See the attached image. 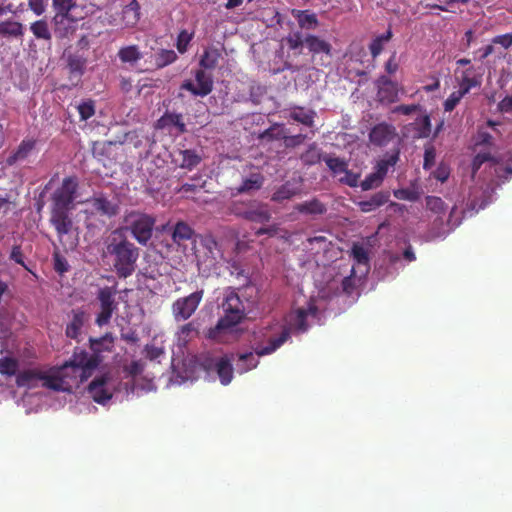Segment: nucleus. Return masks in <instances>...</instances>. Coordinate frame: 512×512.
<instances>
[{"instance_id": "obj_1", "label": "nucleus", "mask_w": 512, "mask_h": 512, "mask_svg": "<svg viewBox=\"0 0 512 512\" xmlns=\"http://www.w3.org/2000/svg\"><path fill=\"white\" fill-rule=\"evenodd\" d=\"M103 341H105V338L90 339V347L94 351L93 355H89L83 349L76 348L69 361L53 369L50 373L43 372L42 386L54 391H70L69 370L73 373L71 378L79 377V382H85L100 363L98 353L101 352L100 346Z\"/></svg>"}, {"instance_id": "obj_2", "label": "nucleus", "mask_w": 512, "mask_h": 512, "mask_svg": "<svg viewBox=\"0 0 512 512\" xmlns=\"http://www.w3.org/2000/svg\"><path fill=\"white\" fill-rule=\"evenodd\" d=\"M79 180L75 175L63 178L50 196L49 222L56 231L60 241L64 235L69 234L74 226L71 212L75 208L78 197Z\"/></svg>"}, {"instance_id": "obj_3", "label": "nucleus", "mask_w": 512, "mask_h": 512, "mask_svg": "<svg viewBox=\"0 0 512 512\" xmlns=\"http://www.w3.org/2000/svg\"><path fill=\"white\" fill-rule=\"evenodd\" d=\"M103 256L108 258L119 278H128L136 269L139 248L121 232L114 230L108 237Z\"/></svg>"}, {"instance_id": "obj_4", "label": "nucleus", "mask_w": 512, "mask_h": 512, "mask_svg": "<svg viewBox=\"0 0 512 512\" xmlns=\"http://www.w3.org/2000/svg\"><path fill=\"white\" fill-rule=\"evenodd\" d=\"M222 308L224 316L206 334L207 338L219 343L228 342L230 337H234V327L245 317L244 304L239 295L234 291L226 295Z\"/></svg>"}, {"instance_id": "obj_5", "label": "nucleus", "mask_w": 512, "mask_h": 512, "mask_svg": "<svg viewBox=\"0 0 512 512\" xmlns=\"http://www.w3.org/2000/svg\"><path fill=\"white\" fill-rule=\"evenodd\" d=\"M125 229L130 231L133 238L141 245H146L152 238L156 218L152 215L132 210L123 217Z\"/></svg>"}, {"instance_id": "obj_6", "label": "nucleus", "mask_w": 512, "mask_h": 512, "mask_svg": "<svg viewBox=\"0 0 512 512\" xmlns=\"http://www.w3.org/2000/svg\"><path fill=\"white\" fill-rule=\"evenodd\" d=\"M117 293L116 287L105 286L100 288L97 293V300L100 305V312L96 316V324L100 327L107 325L113 313L117 310V302L115 295Z\"/></svg>"}, {"instance_id": "obj_7", "label": "nucleus", "mask_w": 512, "mask_h": 512, "mask_svg": "<svg viewBox=\"0 0 512 512\" xmlns=\"http://www.w3.org/2000/svg\"><path fill=\"white\" fill-rule=\"evenodd\" d=\"M425 200H426V208L436 215V219L434 220V225L438 226L439 229H441L438 231L439 235L448 233L459 225L460 222L458 220H455V221L453 220L454 213L456 211V206H454L451 209V211L449 213V217L446 222L448 229L444 230V229H442V226L444 224L443 217L446 214L447 205L440 197H437V196H427Z\"/></svg>"}, {"instance_id": "obj_8", "label": "nucleus", "mask_w": 512, "mask_h": 512, "mask_svg": "<svg viewBox=\"0 0 512 512\" xmlns=\"http://www.w3.org/2000/svg\"><path fill=\"white\" fill-rule=\"evenodd\" d=\"M204 291L198 290L188 296L178 298L172 304V314L176 321L189 319L197 310L203 299Z\"/></svg>"}, {"instance_id": "obj_9", "label": "nucleus", "mask_w": 512, "mask_h": 512, "mask_svg": "<svg viewBox=\"0 0 512 512\" xmlns=\"http://www.w3.org/2000/svg\"><path fill=\"white\" fill-rule=\"evenodd\" d=\"M221 256V249L212 235L201 236L199 247L196 250L198 265H206L212 268L217 263V258Z\"/></svg>"}, {"instance_id": "obj_10", "label": "nucleus", "mask_w": 512, "mask_h": 512, "mask_svg": "<svg viewBox=\"0 0 512 512\" xmlns=\"http://www.w3.org/2000/svg\"><path fill=\"white\" fill-rule=\"evenodd\" d=\"M82 18L83 16L77 13L55 14L53 17L55 36L58 39L68 38L76 31L77 22Z\"/></svg>"}, {"instance_id": "obj_11", "label": "nucleus", "mask_w": 512, "mask_h": 512, "mask_svg": "<svg viewBox=\"0 0 512 512\" xmlns=\"http://www.w3.org/2000/svg\"><path fill=\"white\" fill-rule=\"evenodd\" d=\"M195 85L191 80H185L181 84V89L189 91L194 96H207L213 90V79L204 70L199 69L195 72Z\"/></svg>"}, {"instance_id": "obj_12", "label": "nucleus", "mask_w": 512, "mask_h": 512, "mask_svg": "<svg viewBox=\"0 0 512 512\" xmlns=\"http://www.w3.org/2000/svg\"><path fill=\"white\" fill-rule=\"evenodd\" d=\"M92 209V213L112 218L119 213V205L116 201L108 199L104 194H98L87 200Z\"/></svg>"}, {"instance_id": "obj_13", "label": "nucleus", "mask_w": 512, "mask_h": 512, "mask_svg": "<svg viewBox=\"0 0 512 512\" xmlns=\"http://www.w3.org/2000/svg\"><path fill=\"white\" fill-rule=\"evenodd\" d=\"M397 136L396 128L387 122H381L371 128L369 140L375 146H386Z\"/></svg>"}, {"instance_id": "obj_14", "label": "nucleus", "mask_w": 512, "mask_h": 512, "mask_svg": "<svg viewBox=\"0 0 512 512\" xmlns=\"http://www.w3.org/2000/svg\"><path fill=\"white\" fill-rule=\"evenodd\" d=\"M323 161H325L334 177H339V181L352 187V172L348 170V164L346 161L339 157H332L329 155H325L323 157Z\"/></svg>"}, {"instance_id": "obj_15", "label": "nucleus", "mask_w": 512, "mask_h": 512, "mask_svg": "<svg viewBox=\"0 0 512 512\" xmlns=\"http://www.w3.org/2000/svg\"><path fill=\"white\" fill-rule=\"evenodd\" d=\"M108 380V375H101L94 378L88 386L89 394L99 404H105L112 398V393L105 387Z\"/></svg>"}, {"instance_id": "obj_16", "label": "nucleus", "mask_w": 512, "mask_h": 512, "mask_svg": "<svg viewBox=\"0 0 512 512\" xmlns=\"http://www.w3.org/2000/svg\"><path fill=\"white\" fill-rule=\"evenodd\" d=\"M377 99L381 103L390 104L398 99L397 84L387 76H381L377 81Z\"/></svg>"}, {"instance_id": "obj_17", "label": "nucleus", "mask_w": 512, "mask_h": 512, "mask_svg": "<svg viewBox=\"0 0 512 512\" xmlns=\"http://www.w3.org/2000/svg\"><path fill=\"white\" fill-rule=\"evenodd\" d=\"M370 271L368 252L354 243V279L364 278Z\"/></svg>"}, {"instance_id": "obj_18", "label": "nucleus", "mask_w": 512, "mask_h": 512, "mask_svg": "<svg viewBox=\"0 0 512 512\" xmlns=\"http://www.w3.org/2000/svg\"><path fill=\"white\" fill-rule=\"evenodd\" d=\"M288 337L289 332L283 330L278 337L269 338L268 345L266 346L262 343L255 342L253 344V351L259 357L272 354L287 341Z\"/></svg>"}, {"instance_id": "obj_19", "label": "nucleus", "mask_w": 512, "mask_h": 512, "mask_svg": "<svg viewBox=\"0 0 512 512\" xmlns=\"http://www.w3.org/2000/svg\"><path fill=\"white\" fill-rule=\"evenodd\" d=\"M43 378V371L39 369H26L19 372L16 376L18 387L35 388Z\"/></svg>"}, {"instance_id": "obj_20", "label": "nucleus", "mask_w": 512, "mask_h": 512, "mask_svg": "<svg viewBox=\"0 0 512 512\" xmlns=\"http://www.w3.org/2000/svg\"><path fill=\"white\" fill-rule=\"evenodd\" d=\"M392 30L389 28L386 33L381 34L377 37H375L371 43L369 44V50L371 53L372 59L368 61L366 69H373L375 67V58L381 54L383 51L384 44L389 42L392 38Z\"/></svg>"}, {"instance_id": "obj_21", "label": "nucleus", "mask_w": 512, "mask_h": 512, "mask_svg": "<svg viewBox=\"0 0 512 512\" xmlns=\"http://www.w3.org/2000/svg\"><path fill=\"white\" fill-rule=\"evenodd\" d=\"M305 45L308 48L309 52L315 56L317 54L323 53L327 56H331L332 46L329 42L319 38L315 35H307L305 37Z\"/></svg>"}, {"instance_id": "obj_22", "label": "nucleus", "mask_w": 512, "mask_h": 512, "mask_svg": "<svg viewBox=\"0 0 512 512\" xmlns=\"http://www.w3.org/2000/svg\"><path fill=\"white\" fill-rule=\"evenodd\" d=\"M389 191H379L373 194L368 200L358 202V206L362 212H371L386 204L389 201Z\"/></svg>"}, {"instance_id": "obj_23", "label": "nucleus", "mask_w": 512, "mask_h": 512, "mask_svg": "<svg viewBox=\"0 0 512 512\" xmlns=\"http://www.w3.org/2000/svg\"><path fill=\"white\" fill-rule=\"evenodd\" d=\"M270 219L271 214L265 205L256 200H253L251 209L248 211L245 220L263 224L269 222Z\"/></svg>"}, {"instance_id": "obj_24", "label": "nucleus", "mask_w": 512, "mask_h": 512, "mask_svg": "<svg viewBox=\"0 0 512 512\" xmlns=\"http://www.w3.org/2000/svg\"><path fill=\"white\" fill-rule=\"evenodd\" d=\"M24 35V26L21 22L7 19L0 22V37L21 38Z\"/></svg>"}, {"instance_id": "obj_25", "label": "nucleus", "mask_w": 512, "mask_h": 512, "mask_svg": "<svg viewBox=\"0 0 512 512\" xmlns=\"http://www.w3.org/2000/svg\"><path fill=\"white\" fill-rule=\"evenodd\" d=\"M86 321V314L82 310L72 311V320L66 326L65 334L68 338L77 339Z\"/></svg>"}, {"instance_id": "obj_26", "label": "nucleus", "mask_w": 512, "mask_h": 512, "mask_svg": "<svg viewBox=\"0 0 512 512\" xmlns=\"http://www.w3.org/2000/svg\"><path fill=\"white\" fill-rule=\"evenodd\" d=\"M318 313V308L314 303H309L307 308H299L296 311V317L294 321V327L299 332H305L308 329L307 325V317L312 316L316 317Z\"/></svg>"}, {"instance_id": "obj_27", "label": "nucleus", "mask_w": 512, "mask_h": 512, "mask_svg": "<svg viewBox=\"0 0 512 512\" xmlns=\"http://www.w3.org/2000/svg\"><path fill=\"white\" fill-rule=\"evenodd\" d=\"M117 56L122 63H127L130 65L136 64L143 58V54L137 45L121 47L117 53Z\"/></svg>"}, {"instance_id": "obj_28", "label": "nucleus", "mask_w": 512, "mask_h": 512, "mask_svg": "<svg viewBox=\"0 0 512 512\" xmlns=\"http://www.w3.org/2000/svg\"><path fill=\"white\" fill-rule=\"evenodd\" d=\"M300 193V188L287 181L278 187L272 194L271 200L274 202H283Z\"/></svg>"}, {"instance_id": "obj_29", "label": "nucleus", "mask_w": 512, "mask_h": 512, "mask_svg": "<svg viewBox=\"0 0 512 512\" xmlns=\"http://www.w3.org/2000/svg\"><path fill=\"white\" fill-rule=\"evenodd\" d=\"M140 19V5L137 0H132L122 10V20L126 26H135Z\"/></svg>"}, {"instance_id": "obj_30", "label": "nucleus", "mask_w": 512, "mask_h": 512, "mask_svg": "<svg viewBox=\"0 0 512 512\" xmlns=\"http://www.w3.org/2000/svg\"><path fill=\"white\" fill-rule=\"evenodd\" d=\"M294 209L301 214L321 215L326 212L325 205L318 199H312L295 205Z\"/></svg>"}, {"instance_id": "obj_31", "label": "nucleus", "mask_w": 512, "mask_h": 512, "mask_svg": "<svg viewBox=\"0 0 512 512\" xmlns=\"http://www.w3.org/2000/svg\"><path fill=\"white\" fill-rule=\"evenodd\" d=\"M35 144L36 141L32 139L22 140V142L19 144L14 153L8 157V164H13L19 160L26 159L28 155L31 153V151L34 149Z\"/></svg>"}, {"instance_id": "obj_32", "label": "nucleus", "mask_w": 512, "mask_h": 512, "mask_svg": "<svg viewBox=\"0 0 512 512\" xmlns=\"http://www.w3.org/2000/svg\"><path fill=\"white\" fill-rule=\"evenodd\" d=\"M216 372L223 385H227L233 378V367L227 357H221L215 363Z\"/></svg>"}, {"instance_id": "obj_33", "label": "nucleus", "mask_w": 512, "mask_h": 512, "mask_svg": "<svg viewBox=\"0 0 512 512\" xmlns=\"http://www.w3.org/2000/svg\"><path fill=\"white\" fill-rule=\"evenodd\" d=\"M264 183V177L260 173H253L244 179L242 184L236 188L238 194L259 190Z\"/></svg>"}, {"instance_id": "obj_34", "label": "nucleus", "mask_w": 512, "mask_h": 512, "mask_svg": "<svg viewBox=\"0 0 512 512\" xmlns=\"http://www.w3.org/2000/svg\"><path fill=\"white\" fill-rule=\"evenodd\" d=\"M293 15L302 29L311 30L318 26V19L314 13H310L307 10H294Z\"/></svg>"}, {"instance_id": "obj_35", "label": "nucleus", "mask_w": 512, "mask_h": 512, "mask_svg": "<svg viewBox=\"0 0 512 512\" xmlns=\"http://www.w3.org/2000/svg\"><path fill=\"white\" fill-rule=\"evenodd\" d=\"M399 150L394 151L391 154H386L384 158L379 160L375 166V171L381 176L383 179L385 178L390 167L396 165L399 160Z\"/></svg>"}, {"instance_id": "obj_36", "label": "nucleus", "mask_w": 512, "mask_h": 512, "mask_svg": "<svg viewBox=\"0 0 512 512\" xmlns=\"http://www.w3.org/2000/svg\"><path fill=\"white\" fill-rule=\"evenodd\" d=\"M323 155L316 143L308 146L305 152L300 155V160L304 165L312 166L323 160Z\"/></svg>"}, {"instance_id": "obj_37", "label": "nucleus", "mask_w": 512, "mask_h": 512, "mask_svg": "<svg viewBox=\"0 0 512 512\" xmlns=\"http://www.w3.org/2000/svg\"><path fill=\"white\" fill-rule=\"evenodd\" d=\"M166 125H173L179 133L186 132V125L183 122L182 115L177 113H166L158 120V127L163 128Z\"/></svg>"}, {"instance_id": "obj_38", "label": "nucleus", "mask_w": 512, "mask_h": 512, "mask_svg": "<svg viewBox=\"0 0 512 512\" xmlns=\"http://www.w3.org/2000/svg\"><path fill=\"white\" fill-rule=\"evenodd\" d=\"M194 235V230L185 222L179 221L176 223L172 233V239L175 243L190 240Z\"/></svg>"}, {"instance_id": "obj_39", "label": "nucleus", "mask_w": 512, "mask_h": 512, "mask_svg": "<svg viewBox=\"0 0 512 512\" xmlns=\"http://www.w3.org/2000/svg\"><path fill=\"white\" fill-rule=\"evenodd\" d=\"M180 155L182 156L180 167L183 169L192 170L202 160L201 156L196 151L191 149L181 150Z\"/></svg>"}, {"instance_id": "obj_40", "label": "nucleus", "mask_w": 512, "mask_h": 512, "mask_svg": "<svg viewBox=\"0 0 512 512\" xmlns=\"http://www.w3.org/2000/svg\"><path fill=\"white\" fill-rule=\"evenodd\" d=\"M486 162H489L492 165H495L498 163V160L494 155H492V153L490 151L477 152V154L475 155V157L473 158V161H472L473 176L477 173V171L481 168V166Z\"/></svg>"}, {"instance_id": "obj_41", "label": "nucleus", "mask_w": 512, "mask_h": 512, "mask_svg": "<svg viewBox=\"0 0 512 512\" xmlns=\"http://www.w3.org/2000/svg\"><path fill=\"white\" fill-rule=\"evenodd\" d=\"M419 138H428L431 134V120L428 114L417 117L413 123Z\"/></svg>"}, {"instance_id": "obj_42", "label": "nucleus", "mask_w": 512, "mask_h": 512, "mask_svg": "<svg viewBox=\"0 0 512 512\" xmlns=\"http://www.w3.org/2000/svg\"><path fill=\"white\" fill-rule=\"evenodd\" d=\"M220 53L216 48H208L200 59V66L205 69H214L219 61Z\"/></svg>"}, {"instance_id": "obj_43", "label": "nucleus", "mask_w": 512, "mask_h": 512, "mask_svg": "<svg viewBox=\"0 0 512 512\" xmlns=\"http://www.w3.org/2000/svg\"><path fill=\"white\" fill-rule=\"evenodd\" d=\"M30 30L37 39L50 41L51 32L48 23L45 20H37L30 25Z\"/></svg>"}, {"instance_id": "obj_44", "label": "nucleus", "mask_w": 512, "mask_h": 512, "mask_svg": "<svg viewBox=\"0 0 512 512\" xmlns=\"http://www.w3.org/2000/svg\"><path fill=\"white\" fill-rule=\"evenodd\" d=\"M238 361L237 367L240 373L254 369L259 364V360L254 356L253 352L240 354Z\"/></svg>"}, {"instance_id": "obj_45", "label": "nucleus", "mask_w": 512, "mask_h": 512, "mask_svg": "<svg viewBox=\"0 0 512 512\" xmlns=\"http://www.w3.org/2000/svg\"><path fill=\"white\" fill-rule=\"evenodd\" d=\"M315 113L304 108H296L291 112V118L308 127L313 126Z\"/></svg>"}, {"instance_id": "obj_46", "label": "nucleus", "mask_w": 512, "mask_h": 512, "mask_svg": "<svg viewBox=\"0 0 512 512\" xmlns=\"http://www.w3.org/2000/svg\"><path fill=\"white\" fill-rule=\"evenodd\" d=\"M19 368L18 360L12 357L0 358V374L11 377L16 375Z\"/></svg>"}, {"instance_id": "obj_47", "label": "nucleus", "mask_w": 512, "mask_h": 512, "mask_svg": "<svg viewBox=\"0 0 512 512\" xmlns=\"http://www.w3.org/2000/svg\"><path fill=\"white\" fill-rule=\"evenodd\" d=\"M178 340L183 344L188 343L192 338L198 335V329L195 322H189L182 325L178 330Z\"/></svg>"}, {"instance_id": "obj_48", "label": "nucleus", "mask_w": 512, "mask_h": 512, "mask_svg": "<svg viewBox=\"0 0 512 512\" xmlns=\"http://www.w3.org/2000/svg\"><path fill=\"white\" fill-rule=\"evenodd\" d=\"M52 8L55 14L76 13L77 4L75 0H52Z\"/></svg>"}, {"instance_id": "obj_49", "label": "nucleus", "mask_w": 512, "mask_h": 512, "mask_svg": "<svg viewBox=\"0 0 512 512\" xmlns=\"http://www.w3.org/2000/svg\"><path fill=\"white\" fill-rule=\"evenodd\" d=\"M177 59V54L174 50L161 49L155 55V65L157 68H163L172 64Z\"/></svg>"}, {"instance_id": "obj_50", "label": "nucleus", "mask_w": 512, "mask_h": 512, "mask_svg": "<svg viewBox=\"0 0 512 512\" xmlns=\"http://www.w3.org/2000/svg\"><path fill=\"white\" fill-rule=\"evenodd\" d=\"M252 201H233L229 205V211L233 215L245 219L248 211L251 209Z\"/></svg>"}, {"instance_id": "obj_51", "label": "nucleus", "mask_w": 512, "mask_h": 512, "mask_svg": "<svg viewBox=\"0 0 512 512\" xmlns=\"http://www.w3.org/2000/svg\"><path fill=\"white\" fill-rule=\"evenodd\" d=\"M283 41L286 43L290 50H297L302 48L305 44V37H303L302 32L296 31L289 33Z\"/></svg>"}, {"instance_id": "obj_52", "label": "nucleus", "mask_w": 512, "mask_h": 512, "mask_svg": "<svg viewBox=\"0 0 512 512\" xmlns=\"http://www.w3.org/2000/svg\"><path fill=\"white\" fill-rule=\"evenodd\" d=\"M383 180L384 179L379 176L376 171H374L367 175L363 181H361L360 186L363 191L371 190L378 188L382 184Z\"/></svg>"}, {"instance_id": "obj_53", "label": "nucleus", "mask_w": 512, "mask_h": 512, "mask_svg": "<svg viewBox=\"0 0 512 512\" xmlns=\"http://www.w3.org/2000/svg\"><path fill=\"white\" fill-rule=\"evenodd\" d=\"M463 97L464 95L459 90L453 91L443 103L444 111L452 112Z\"/></svg>"}, {"instance_id": "obj_54", "label": "nucleus", "mask_w": 512, "mask_h": 512, "mask_svg": "<svg viewBox=\"0 0 512 512\" xmlns=\"http://www.w3.org/2000/svg\"><path fill=\"white\" fill-rule=\"evenodd\" d=\"M193 38V33H189L187 30H182L178 34L176 47L177 50L183 54L187 51L188 45Z\"/></svg>"}, {"instance_id": "obj_55", "label": "nucleus", "mask_w": 512, "mask_h": 512, "mask_svg": "<svg viewBox=\"0 0 512 512\" xmlns=\"http://www.w3.org/2000/svg\"><path fill=\"white\" fill-rule=\"evenodd\" d=\"M477 86H480V81L477 80V78L464 75L459 84L458 90L465 96L470 92L472 88Z\"/></svg>"}, {"instance_id": "obj_56", "label": "nucleus", "mask_w": 512, "mask_h": 512, "mask_svg": "<svg viewBox=\"0 0 512 512\" xmlns=\"http://www.w3.org/2000/svg\"><path fill=\"white\" fill-rule=\"evenodd\" d=\"M230 268H231L232 275H235V277L237 279H242L243 286H245L249 283V281H250L249 275L239 262L233 261L230 265Z\"/></svg>"}, {"instance_id": "obj_57", "label": "nucleus", "mask_w": 512, "mask_h": 512, "mask_svg": "<svg viewBox=\"0 0 512 512\" xmlns=\"http://www.w3.org/2000/svg\"><path fill=\"white\" fill-rule=\"evenodd\" d=\"M78 112L81 120H87L95 113V106L92 100L82 102L78 105Z\"/></svg>"}, {"instance_id": "obj_58", "label": "nucleus", "mask_w": 512, "mask_h": 512, "mask_svg": "<svg viewBox=\"0 0 512 512\" xmlns=\"http://www.w3.org/2000/svg\"><path fill=\"white\" fill-rule=\"evenodd\" d=\"M393 194L399 200L416 201L419 198L417 191L407 188L394 190Z\"/></svg>"}, {"instance_id": "obj_59", "label": "nucleus", "mask_w": 512, "mask_h": 512, "mask_svg": "<svg viewBox=\"0 0 512 512\" xmlns=\"http://www.w3.org/2000/svg\"><path fill=\"white\" fill-rule=\"evenodd\" d=\"M435 160H436L435 147L432 145L426 146L425 152H424L423 168L425 170L431 169L435 164Z\"/></svg>"}, {"instance_id": "obj_60", "label": "nucleus", "mask_w": 512, "mask_h": 512, "mask_svg": "<svg viewBox=\"0 0 512 512\" xmlns=\"http://www.w3.org/2000/svg\"><path fill=\"white\" fill-rule=\"evenodd\" d=\"M259 138L262 140L270 141L274 139H282L284 138V136L282 134V129H280L277 126H274L266 129L263 133L260 134Z\"/></svg>"}, {"instance_id": "obj_61", "label": "nucleus", "mask_w": 512, "mask_h": 512, "mask_svg": "<svg viewBox=\"0 0 512 512\" xmlns=\"http://www.w3.org/2000/svg\"><path fill=\"white\" fill-rule=\"evenodd\" d=\"M475 145L490 148L494 146L493 136L487 131H478Z\"/></svg>"}, {"instance_id": "obj_62", "label": "nucleus", "mask_w": 512, "mask_h": 512, "mask_svg": "<svg viewBox=\"0 0 512 512\" xmlns=\"http://www.w3.org/2000/svg\"><path fill=\"white\" fill-rule=\"evenodd\" d=\"M10 259L13 260L15 263L23 266L25 269H28L24 262V255L21 246L15 245L12 247Z\"/></svg>"}, {"instance_id": "obj_63", "label": "nucleus", "mask_w": 512, "mask_h": 512, "mask_svg": "<svg viewBox=\"0 0 512 512\" xmlns=\"http://www.w3.org/2000/svg\"><path fill=\"white\" fill-rule=\"evenodd\" d=\"M144 350L146 353V358H148L151 361L156 360L164 353L162 348L149 344L145 346Z\"/></svg>"}, {"instance_id": "obj_64", "label": "nucleus", "mask_w": 512, "mask_h": 512, "mask_svg": "<svg viewBox=\"0 0 512 512\" xmlns=\"http://www.w3.org/2000/svg\"><path fill=\"white\" fill-rule=\"evenodd\" d=\"M492 43L501 45L503 48L508 49L512 45V34L507 33L495 36L492 39Z\"/></svg>"}]
</instances>
